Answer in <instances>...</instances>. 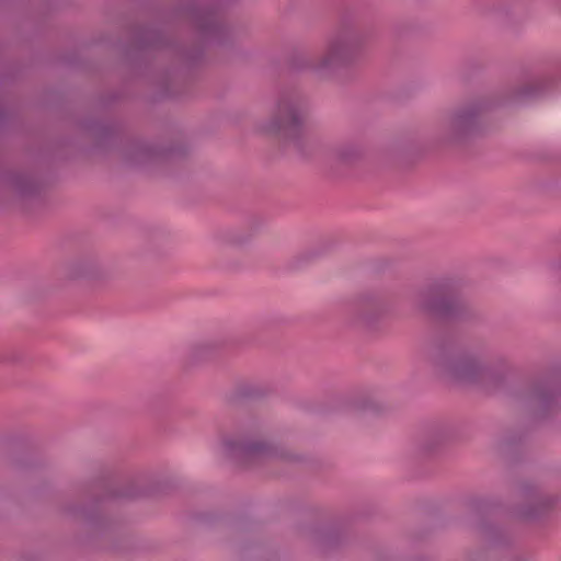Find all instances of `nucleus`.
Masks as SVG:
<instances>
[{"label":"nucleus","instance_id":"obj_6","mask_svg":"<svg viewBox=\"0 0 561 561\" xmlns=\"http://www.w3.org/2000/svg\"><path fill=\"white\" fill-rule=\"evenodd\" d=\"M435 308H437V309H444V308H446L445 302H444V304H442V306H436Z\"/></svg>","mask_w":561,"mask_h":561},{"label":"nucleus","instance_id":"obj_5","mask_svg":"<svg viewBox=\"0 0 561 561\" xmlns=\"http://www.w3.org/2000/svg\"><path fill=\"white\" fill-rule=\"evenodd\" d=\"M463 121H466V117H465V116H462V115H460V116H458V117L456 118V122H463Z\"/></svg>","mask_w":561,"mask_h":561},{"label":"nucleus","instance_id":"obj_4","mask_svg":"<svg viewBox=\"0 0 561 561\" xmlns=\"http://www.w3.org/2000/svg\"><path fill=\"white\" fill-rule=\"evenodd\" d=\"M473 369H474V364L473 363H463L461 365V367L458 369L457 374L460 377H467V376L471 375Z\"/></svg>","mask_w":561,"mask_h":561},{"label":"nucleus","instance_id":"obj_1","mask_svg":"<svg viewBox=\"0 0 561 561\" xmlns=\"http://www.w3.org/2000/svg\"><path fill=\"white\" fill-rule=\"evenodd\" d=\"M301 122V114L298 106L289 101L282 100L270 125L266 127L268 133H278L295 128Z\"/></svg>","mask_w":561,"mask_h":561},{"label":"nucleus","instance_id":"obj_3","mask_svg":"<svg viewBox=\"0 0 561 561\" xmlns=\"http://www.w3.org/2000/svg\"><path fill=\"white\" fill-rule=\"evenodd\" d=\"M227 447L231 450L240 451L244 455L256 454L261 450V446L254 443H238L237 445L227 442Z\"/></svg>","mask_w":561,"mask_h":561},{"label":"nucleus","instance_id":"obj_2","mask_svg":"<svg viewBox=\"0 0 561 561\" xmlns=\"http://www.w3.org/2000/svg\"><path fill=\"white\" fill-rule=\"evenodd\" d=\"M348 56V46L344 42H336L331 44L321 60L319 61V69H329L344 62Z\"/></svg>","mask_w":561,"mask_h":561}]
</instances>
